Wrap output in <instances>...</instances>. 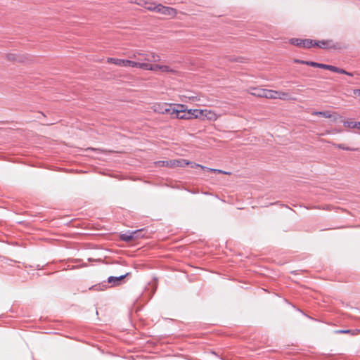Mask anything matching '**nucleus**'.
<instances>
[{"label": "nucleus", "mask_w": 360, "mask_h": 360, "mask_svg": "<svg viewBox=\"0 0 360 360\" xmlns=\"http://www.w3.org/2000/svg\"><path fill=\"white\" fill-rule=\"evenodd\" d=\"M312 115H321L326 118H330L332 117L331 114L328 111H315Z\"/></svg>", "instance_id": "dca6fc26"}, {"label": "nucleus", "mask_w": 360, "mask_h": 360, "mask_svg": "<svg viewBox=\"0 0 360 360\" xmlns=\"http://www.w3.org/2000/svg\"><path fill=\"white\" fill-rule=\"evenodd\" d=\"M306 65L314 67V68H322V69L328 70L330 71L340 73V74H344V75H347L349 76H353V74L352 72H347L346 70H345L343 69H341V68H339L338 67L330 65L318 63L313 62V61H307V63H306Z\"/></svg>", "instance_id": "0eeeda50"}, {"label": "nucleus", "mask_w": 360, "mask_h": 360, "mask_svg": "<svg viewBox=\"0 0 360 360\" xmlns=\"http://www.w3.org/2000/svg\"><path fill=\"white\" fill-rule=\"evenodd\" d=\"M142 70H150L153 72L160 71L162 72H168V73H176V70L173 69L169 65H162L158 64H150L148 63H142Z\"/></svg>", "instance_id": "20e7f679"}, {"label": "nucleus", "mask_w": 360, "mask_h": 360, "mask_svg": "<svg viewBox=\"0 0 360 360\" xmlns=\"http://www.w3.org/2000/svg\"><path fill=\"white\" fill-rule=\"evenodd\" d=\"M135 234H136V231H134L129 233H124L121 236V238L123 240L128 242L135 238Z\"/></svg>", "instance_id": "4468645a"}, {"label": "nucleus", "mask_w": 360, "mask_h": 360, "mask_svg": "<svg viewBox=\"0 0 360 360\" xmlns=\"http://www.w3.org/2000/svg\"><path fill=\"white\" fill-rule=\"evenodd\" d=\"M7 60L10 61H17L18 60V56H16L15 53H8L6 55Z\"/></svg>", "instance_id": "6ab92c4d"}, {"label": "nucleus", "mask_w": 360, "mask_h": 360, "mask_svg": "<svg viewBox=\"0 0 360 360\" xmlns=\"http://www.w3.org/2000/svg\"><path fill=\"white\" fill-rule=\"evenodd\" d=\"M129 57L135 59L134 61L148 63L159 62L161 60L160 56L154 52H144L141 50L132 51L131 54Z\"/></svg>", "instance_id": "f03ea898"}, {"label": "nucleus", "mask_w": 360, "mask_h": 360, "mask_svg": "<svg viewBox=\"0 0 360 360\" xmlns=\"http://www.w3.org/2000/svg\"><path fill=\"white\" fill-rule=\"evenodd\" d=\"M314 44L321 49H338L340 48V45L338 43L334 42L333 40H321L314 42Z\"/></svg>", "instance_id": "9d476101"}, {"label": "nucleus", "mask_w": 360, "mask_h": 360, "mask_svg": "<svg viewBox=\"0 0 360 360\" xmlns=\"http://www.w3.org/2000/svg\"><path fill=\"white\" fill-rule=\"evenodd\" d=\"M303 40L304 39L294 38L290 40V43L297 46L302 47Z\"/></svg>", "instance_id": "a211bd4d"}, {"label": "nucleus", "mask_w": 360, "mask_h": 360, "mask_svg": "<svg viewBox=\"0 0 360 360\" xmlns=\"http://www.w3.org/2000/svg\"><path fill=\"white\" fill-rule=\"evenodd\" d=\"M127 275H128V274H125L124 275H121L119 276H110L108 278V281L109 283L112 284V285H118L119 282L121 280H122L123 278H124Z\"/></svg>", "instance_id": "f8f14e48"}, {"label": "nucleus", "mask_w": 360, "mask_h": 360, "mask_svg": "<svg viewBox=\"0 0 360 360\" xmlns=\"http://www.w3.org/2000/svg\"><path fill=\"white\" fill-rule=\"evenodd\" d=\"M266 98L269 99H280V100H290L291 96L288 92L282 91H274L271 89L266 90Z\"/></svg>", "instance_id": "1a4fd4ad"}, {"label": "nucleus", "mask_w": 360, "mask_h": 360, "mask_svg": "<svg viewBox=\"0 0 360 360\" xmlns=\"http://www.w3.org/2000/svg\"><path fill=\"white\" fill-rule=\"evenodd\" d=\"M316 41L311 40V39H304L303 40V44L302 47L304 48H311L312 46H316V44H314Z\"/></svg>", "instance_id": "2eb2a0df"}, {"label": "nucleus", "mask_w": 360, "mask_h": 360, "mask_svg": "<svg viewBox=\"0 0 360 360\" xmlns=\"http://www.w3.org/2000/svg\"><path fill=\"white\" fill-rule=\"evenodd\" d=\"M337 333H351V330H338Z\"/></svg>", "instance_id": "5701e85b"}, {"label": "nucleus", "mask_w": 360, "mask_h": 360, "mask_svg": "<svg viewBox=\"0 0 360 360\" xmlns=\"http://www.w3.org/2000/svg\"><path fill=\"white\" fill-rule=\"evenodd\" d=\"M294 63H299V64H304V65H306V63H307V61L300 60V59H295L294 60Z\"/></svg>", "instance_id": "4be33fe9"}, {"label": "nucleus", "mask_w": 360, "mask_h": 360, "mask_svg": "<svg viewBox=\"0 0 360 360\" xmlns=\"http://www.w3.org/2000/svg\"><path fill=\"white\" fill-rule=\"evenodd\" d=\"M177 108L182 110L178 113L177 119L215 121L220 117L214 111L208 109H188L184 104H177Z\"/></svg>", "instance_id": "f257e3e1"}, {"label": "nucleus", "mask_w": 360, "mask_h": 360, "mask_svg": "<svg viewBox=\"0 0 360 360\" xmlns=\"http://www.w3.org/2000/svg\"><path fill=\"white\" fill-rule=\"evenodd\" d=\"M151 108L155 112L160 114H169L172 118L176 119L178 117V113L182 111V110H179L177 108V104H169L166 103H154Z\"/></svg>", "instance_id": "7ed1b4c3"}, {"label": "nucleus", "mask_w": 360, "mask_h": 360, "mask_svg": "<svg viewBox=\"0 0 360 360\" xmlns=\"http://www.w3.org/2000/svg\"><path fill=\"white\" fill-rule=\"evenodd\" d=\"M190 164L188 161L184 159L179 160H160L155 162L157 167H184Z\"/></svg>", "instance_id": "6e6552de"}, {"label": "nucleus", "mask_w": 360, "mask_h": 360, "mask_svg": "<svg viewBox=\"0 0 360 360\" xmlns=\"http://www.w3.org/2000/svg\"><path fill=\"white\" fill-rule=\"evenodd\" d=\"M333 146L339 149L345 150H350V151H354L357 150V148H353L350 147L345 146L344 144H336L334 143Z\"/></svg>", "instance_id": "f3484780"}, {"label": "nucleus", "mask_w": 360, "mask_h": 360, "mask_svg": "<svg viewBox=\"0 0 360 360\" xmlns=\"http://www.w3.org/2000/svg\"><path fill=\"white\" fill-rule=\"evenodd\" d=\"M356 332L352 331V334H353V335H354V334H356Z\"/></svg>", "instance_id": "a878e982"}, {"label": "nucleus", "mask_w": 360, "mask_h": 360, "mask_svg": "<svg viewBox=\"0 0 360 360\" xmlns=\"http://www.w3.org/2000/svg\"><path fill=\"white\" fill-rule=\"evenodd\" d=\"M188 162L190 164H188V165H191V167H193H193H200V168H202L203 169L207 168V167H204L202 165H198V164H196V163H194V162H189V161H188Z\"/></svg>", "instance_id": "412c9836"}, {"label": "nucleus", "mask_w": 360, "mask_h": 360, "mask_svg": "<svg viewBox=\"0 0 360 360\" xmlns=\"http://www.w3.org/2000/svg\"><path fill=\"white\" fill-rule=\"evenodd\" d=\"M354 94L360 96V89H355Z\"/></svg>", "instance_id": "b1692460"}, {"label": "nucleus", "mask_w": 360, "mask_h": 360, "mask_svg": "<svg viewBox=\"0 0 360 360\" xmlns=\"http://www.w3.org/2000/svg\"><path fill=\"white\" fill-rule=\"evenodd\" d=\"M146 8L151 11H154L157 13H162L165 15H167L169 17H174L176 14V11L174 8L171 7L164 6L161 4L153 6L151 4H146L145 6Z\"/></svg>", "instance_id": "39448f33"}, {"label": "nucleus", "mask_w": 360, "mask_h": 360, "mask_svg": "<svg viewBox=\"0 0 360 360\" xmlns=\"http://www.w3.org/2000/svg\"><path fill=\"white\" fill-rule=\"evenodd\" d=\"M190 99H191V101H198L200 100V99H199L198 97H196V96L191 97V98H190Z\"/></svg>", "instance_id": "393cba45"}, {"label": "nucleus", "mask_w": 360, "mask_h": 360, "mask_svg": "<svg viewBox=\"0 0 360 360\" xmlns=\"http://www.w3.org/2000/svg\"><path fill=\"white\" fill-rule=\"evenodd\" d=\"M344 126L349 129H356L360 130V122L345 121Z\"/></svg>", "instance_id": "ddd939ff"}, {"label": "nucleus", "mask_w": 360, "mask_h": 360, "mask_svg": "<svg viewBox=\"0 0 360 360\" xmlns=\"http://www.w3.org/2000/svg\"><path fill=\"white\" fill-rule=\"evenodd\" d=\"M210 172H215L218 174H229V172H226L225 171L221 170V169H212V168H206Z\"/></svg>", "instance_id": "aec40b11"}, {"label": "nucleus", "mask_w": 360, "mask_h": 360, "mask_svg": "<svg viewBox=\"0 0 360 360\" xmlns=\"http://www.w3.org/2000/svg\"><path fill=\"white\" fill-rule=\"evenodd\" d=\"M266 89L252 87L248 89V92L255 96L266 98Z\"/></svg>", "instance_id": "9b49d317"}, {"label": "nucleus", "mask_w": 360, "mask_h": 360, "mask_svg": "<svg viewBox=\"0 0 360 360\" xmlns=\"http://www.w3.org/2000/svg\"><path fill=\"white\" fill-rule=\"evenodd\" d=\"M107 62L109 63H113L121 67H132L137 68L139 69L142 68V62L134 61L133 60H124L114 58H108Z\"/></svg>", "instance_id": "423d86ee"}]
</instances>
